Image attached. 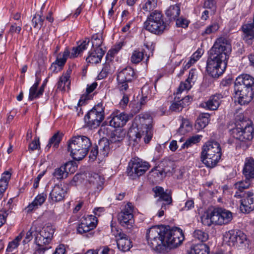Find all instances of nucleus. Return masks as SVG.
Wrapping results in <instances>:
<instances>
[{"label":"nucleus","instance_id":"0eeeda50","mask_svg":"<svg viewBox=\"0 0 254 254\" xmlns=\"http://www.w3.org/2000/svg\"><path fill=\"white\" fill-rule=\"evenodd\" d=\"M166 229L164 227L153 226L147 230L148 243L153 249H163Z\"/></svg>","mask_w":254,"mask_h":254},{"label":"nucleus","instance_id":"cd10ccee","mask_svg":"<svg viewBox=\"0 0 254 254\" xmlns=\"http://www.w3.org/2000/svg\"><path fill=\"white\" fill-rule=\"evenodd\" d=\"M222 96L221 94L211 96L208 100L205 102V107L210 110H216L220 106Z\"/></svg>","mask_w":254,"mask_h":254},{"label":"nucleus","instance_id":"680f3d73","mask_svg":"<svg viewBox=\"0 0 254 254\" xmlns=\"http://www.w3.org/2000/svg\"><path fill=\"white\" fill-rule=\"evenodd\" d=\"M184 108V105L182 104L180 100L178 102H173L170 107V109L172 111L179 112Z\"/></svg>","mask_w":254,"mask_h":254},{"label":"nucleus","instance_id":"3c124183","mask_svg":"<svg viewBox=\"0 0 254 254\" xmlns=\"http://www.w3.org/2000/svg\"><path fill=\"white\" fill-rule=\"evenodd\" d=\"M157 0H147L142 6V9L146 12L153 10L157 6Z\"/></svg>","mask_w":254,"mask_h":254},{"label":"nucleus","instance_id":"de8ad7c7","mask_svg":"<svg viewBox=\"0 0 254 254\" xmlns=\"http://www.w3.org/2000/svg\"><path fill=\"white\" fill-rule=\"evenodd\" d=\"M201 137V135H196L191 136L188 140H187L186 142L182 145L181 148H184L185 147L188 148L191 146L192 144H195L198 142L200 140Z\"/></svg>","mask_w":254,"mask_h":254},{"label":"nucleus","instance_id":"f704fd0d","mask_svg":"<svg viewBox=\"0 0 254 254\" xmlns=\"http://www.w3.org/2000/svg\"><path fill=\"white\" fill-rule=\"evenodd\" d=\"M36 81L35 83L32 85V86L30 88L29 90V94L28 99L30 101H32L35 99L39 98L43 94H39V90L37 91V87L39 86L40 83V79L38 78L37 75V73L36 74Z\"/></svg>","mask_w":254,"mask_h":254},{"label":"nucleus","instance_id":"9d476101","mask_svg":"<svg viewBox=\"0 0 254 254\" xmlns=\"http://www.w3.org/2000/svg\"><path fill=\"white\" fill-rule=\"evenodd\" d=\"M182 230L178 228L166 230L164 247L174 249L180 246L184 240Z\"/></svg>","mask_w":254,"mask_h":254},{"label":"nucleus","instance_id":"f8f14e48","mask_svg":"<svg viewBox=\"0 0 254 254\" xmlns=\"http://www.w3.org/2000/svg\"><path fill=\"white\" fill-rule=\"evenodd\" d=\"M254 95V90L235 83L234 98L239 104H248L253 99Z\"/></svg>","mask_w":254,"mask_h":254},{"label":"nucleus","instance_id":"37998d69","mask_svg":"<svg viewBox=\"0 0 254 254\" xmlns=\"http://www.w3.org/2000/svg\"><path fill=\"white\" fill-rule=\"evenodd\" d=\"M70 82L69 80L67 79L64 76H61L57 84V89L61 91H65L67 89H69Z\"/></svg>","mask_w":254,"mask_h":254},{"label":"nucleus","instance_id":"1a4fd4ad","mask_svg":"<svg viewBox=\"0 0 254 254\" xmlns=\"http://www.w3.org/2000/svg\"><path fill=\"white\" fill-rule=\"evenodd\" d=\"M89 42V39L86 38L79 45L76 47H73L71 53L66 49L62 54H59L55 62L59 66V70L62 69L66 62L68 57L69 56L70 58L77 57L79 55L87 49Z\"/></svg>","mask_w":254,"mask_h":254},{"label":"nucleus","instance_id":"c85d7f7f","mask_svg":"<svg viewBox=\"0 0 254 254\" xmlns=\"http://www.w3.org/2000/svg\"><path fill=\"white\" fill-rule=\"evenodd\" d=\"M47 198V194L42 193L38 194L34 200L26 208L27 212H31L33 210L37 209L39 206L42 205L45 201Z\"/></svg>","mask_w":254,"mask_h":254},{"label":"nucleus","instance_id":"8fccbe9b","mask_svg":"<svg viewBox=\"0 0 254 254\" xmlns=\"http://www.w3.org/2000/svg\"><path fill=\"white\" fill-rule=\"evenodd\" d=\"M143 56L144 54L142 52L137 50L134 51L130 57V61L133 64H138L142 61Z\"/></svg>","mask_w":254,"mask_h":254},{"label":"nucleus","instance_id":"6ab92c4d","mask_svg":"<svg viewBox=\"0 0 254 254\" xmlns=\"http://www.w3.org/2000/svg\"><path fill=\"white\" fill-rule=\"evenodd\" d=\"M197 77V71L194 69H191L188 78L185 82H181L178 89L177 95L181 94L185 90H190L192 85L194 83Z\"/></svg>","mask_w":254,"mask_h":254},{"label":"nucleus","instance_id":"5701e85b","mask_svg":"<svg viewBox=\"0 0 254 254\" xmlns=\"http://www.w3.org/2000/svg\"><path fill=\"white\" fill-rule=\"evenodd\" d=\"M66 193V190L62 185H56L50 192L49 198L54 202H59L64 199Z\"/></svg>","mask_w":254,"mask_h":254},{"label":"nucleus","instance_id":"4c0bfd02","mask_svg":"<svg viewBox=\"0 0 254 254\" xmlns=\"http://www.w3.org/2000/svg\"><path fill=\"white\" fill-rule=\"evenodd\" d=\"M180 13V8L178 5H171L166 11V16L170 20L176 19Z\"/></svg>","mask_w":254,"mask_h":254},{"label":"nucleus","instance_id":"e2e57ef3","mask_svg":"<svg viewBox=\"0 0 254 254\" xmlns=\"http://www.w3.org/2000/svg\"><path fill=\"white\" fill-rule=\"evenodd\" d=\"M40 148L39 138H35L29 145L28 150L33 151Z\"/></svg>","mask_w":254,"mask_h":254},{"label":"nucleus","instance_id":"6e6552de","mask_svg":"<svg viewBox=\"0 0 254 254\" xmlns=\"http://www.w3.org/2000/svg\"><path fill=\"white\" fill-rule=\"evenodd\" d=\"M104 107L103 104L98 103L85 116L84 121L86 125L91 128H96L104 120Z\"/></svg>","mask_w":254,"mask_h":254},{"label":"nucleus","instance_id":"7ed1b4c3","mask_svg":"<svg viewBox=\"0 0 254 254\" xmlns=\"http://www.w3.org/2000/svg\"><path fill=\"white\" fill-rule=\"evenodd\" d=\"M221 148L219 143L215 141L206 142L202 147L201 159L208 167H214L221 157Z\"/></svg>","mask_w":254,"mask_h":254},{"label":"nucleus","instance_id":"13d9d810","mask_svg":"<svg viewBox=\"0 0 254 254\" xmlns=\"http://www.w3.org/2000/svg\"><path fill=\"white\" fill-rule=\"evenodd\" d=\"M204 7L211 11V13H214L216 10L215 2L213 0H206L204 3Z\"/></svg>","mask_w":254,"mask_h":254},{"label":"nucleus","instance_id":"4d7b16f0","mask_svg":"<svg viewBox=\"0 0 254 254\" xmlns=\"http://www.w3.org/2000/svg\"><path fill=\"white\" fill-rule=\"evenodd\" d=\"M203 51L201 49H198L191 57L189 61L190 65L196 62L203 55Z\"/></svg>","mask_w":254,"mask_h":254},{"label":"nucleus","instance_id":"f257e3e1","mask_svg":"<svg viewBox=\"0 0 254 254\" xmlns=\"http://www.w3.org/2000/svg\"><path fill=\"white\" fill-rule=\"evenodd\" d=\"M231 52V46L225 38H218L210 50L206 70L213 78H218L225 70L227 61Z\"/></svg>","mask_w":254,"mask_h":254},{"label":"nucleus","instance_id":"393cba45","mask_svg":"<svg viewBox=\"0 0 254 254\" xmlns=\"http://www.w3.org/2000/svg\"><path fill=\"white\" fill-rule=\"evenodd\" d=\"M235 83L254 90V77L250 74L240 75L236 78Z\"/></svg>","mask_w":254,"mask_h":254},{"label":"nucleus","instance_id":"f03ea898","mask_svg":"<svg viewBox=\"0 0 254 254\" xmlns=\"http://www.w3.org/2000/svg\"><path fill=\"white\" fill-rule=\"evenodd\" d=\"M91 145V141L88 137L75 136L68 141L67 150L73 159L80 160L87 155Z\"/></svg>","mask_w":254,"mask_h":254},{"label":"nucleus","instance_id":"774afa93","mask_svg":"<svg viewBox=\"0 0 254 254\" xmlns=\"http://www.w3.org/2000/svg\"><path fill=\"white\" fill-rule=\"evenodd\" d=\"M8 213L5 210L0 211V227H1L6 222V219Z\"/></svg>","mask_w":254,"mask_h":254},{"label":"nucleus","instance_id":"052dcab7","mask_svg":"<svg viewBox=\"0 0 254 254\" xmlns=\"http://www.w3.org/2000/svg\"><path fill=\"white\" fill-rule=\"evenodd\" d=\"M237 236L236 238V245H240L246 240V236L240 231H237Z\"/></svg>","mask_w":254,"mask_h":254},{"label":"nucleus","instance_id":"ddd939ff","mask_svg":"<svg viewBox=\"0 0 254 254\" xmlns=\"http://www.w3.org/2000/svg\"><path fill=\"white\" fill-rule=\"evenodd\" d=\"M234 197L240 199V209L242 212L249 213L254 209V197L252 192H235Z\"/></svg>","mask_w":254,"mask_h":254},{"label":"nucleus","instance_id":"a18cd8bd","mask_svg":"<svg viewBox=\"0 0 254 254\" xmlns=\"http://www.w3.org/2000/svg\"><path fill=\"white\" fill-rule=\"evenodd\" d=\"M192 128V125L189 120L187 119H183L180 127L178 129V132L180 134H185L190 131Z\"/></svg>","mask_w":254,"mask_h":254},{"label":"nucleus","instance_id":"423d86ee","mask_svg":"<svg viewBox=\"0 0 254 254\" xmlns=\"http://www.w3.org/2000/svg\"><path fill=\"white\" fill-rule=\"evenodd\" d=\"M166 229L164 227L153 226L147 230L148 243L153 249H163Z\"/></svg>","mask_w":254,"mask_h":254},{"label":"nucleus","instance_id":"c03bdc74","mask_svg":"<svg viewBox=\"0 0 254 254\" xmlns=\"http://www.w3.org/2000/svg\"><path fill=\"white\" fill-rule=\"evenodd\" d=\"M24 236L23 233L21 232L18 236L12 241L9 243L6 251L8 252H13L19 245V242L21 241Z\"/></svg>","mask_w":254,"mask_h":254},{"label":"nucleus","instance_id":"bf43d9fd","mask_svg":"<svg viewBox=\"0 0 254 254\" xmlns=\"http://www.w3.org/2000/svg\"><path fill=\"white\" fill-rule=\"evenodd\" d=\"M130 83L131 82H127V81H123V82L118 81V88L123 94L125 92H127L129 90V86L128 85V83Z\"/></svg>","mask_w":254,"mask_h":254},{"label":"nucleus","instance_id":"603ef678","mask_svg":"<svg viewBox=\"0 0 254 254\" xmlns=\"http://www.w3.org/2000/svg\"><path fill=\"white\" fill-rule=\"evenodd\" d=\"M193 236L201 242H205L208 239V234L201 230H195L193 233Z\"/></svg>","mask_w":254,"mask_h":254},{"label":"nucleus","instance_id":"5fc2aeb1","mask_svg":"<svg viewBox=\"0 0 254 254\" xmlns=\"http://www.w3.org/2000/svg\"><path fill=\"white\" fill-rule=\"evenodd\" d=\"M219 28V25L217 23H214L208 26L201 34L202 36L209 35L216 32Z\"/></svg>","mask_w":254,"mask_h":254},{"label":"nucleus","instance_id":"4468645a","mask_svg":"<svg viewBox=\"0 0 254 254\" xmlns=\"http://www.w3.org/2000/svg\"><path fill=\"white\" fill-rule=\"evenodd\" d=\"M230 133L233 136L241 141L251 140L254 137V128L252 126L247 124L245 127H238L230 129Z\"/></svg>","mask_w":254,"mask_h":254},{"label":"nucleus","instance_id":"864d4df0","mask_svg":"<svg viewBox=\"0 0 254 254\" xmlns=\"http://www.w3.org/2000/svg\"><path fill=\"white\" fill-rule=\"evenodd\" d=\"M33 254H49V250L51 248L49 245H37Z\"/></svg>","mask_w":254,"mask_h":254},{"label":"nucleus","instance_id":"c9c22d12","mask_svg":"<svg viewBox=\"0 0 254 254\" xmlns=\"http://www.w3.org/2000/svg\"><path fill=\"white\" fill-rule=\"evenodd\" d=\"M237 235V231L231 230L225 233L224 235V241L230 246L236 245V238Z\"/></svg>","mask_w":254,"mask_h":254},{"label":"nucleus","instance_id":"39448f33","mask_svg":"<svg viewBox=\"0 0 254 254\" xmlns=\"http://www.w3.org/2000/svg\"><path fill=\"white\" fill-rule=\"evenodd\" d=\"M232 219V213L222 208H215L210 213L201 217L202 223L206 226H210L213 224L219 225L227 224Z\"/></svg>","mask_w":254,"mask_h":254},{"label":"nucleus","instance_id":"9b49d317","mask_svg":"<svg viewBox=\"0 0 254 254\" xmlns=\"http://www.w3.org/2000/svg\"><path fill=\"white\" fill-rule=\"evenodd\" d=\"M149 167L148 163L143 162L139 159H134L129 162L127 172L131 179H135L144 174Z\"/></svg>","mask_w":254,"mask_h":254},{"label":"nucleus","instance_id":"473e14b6","mask_svg":"<svg viewBox=\"0 0 254 254\" xmlns=\"http://www.w3.org/2000/svg\"><path fill=\"white\" fill-rule=\"evenodd\" d=\"M126 132L121 128L115 129L111 133L110 141L112 143L120 142L125 137Z\"/></svg>","mask_w":254,"mask_h":254},{"label":"nucleus","instance_id":"0e129e2a","mask_svg":"<svg viewBox=\"0 0 254 254\" xmlns=\"http://www.w3.org/2000/svg\"><path fill=\"white\" fill-rule=\"evenodd\" d=\"M99 151L98 150V147L97 146H96L95 147H93L89 154V159L91 161H94L97 157V156L99 157Z\"/></svg>","mask_w":254,"mask_h":254},{"label":"nucleus","instance_id":"dca6fc26","mask_svg":"<svg viewBox=\"0 0 254 254\" xmlns=\"http://www.w3.org/2000/svg\"><path fill=\"white\" fill-rule=\"evenodd\" d=\"M132 204L128 202L124 207V209L118 214V220L120 224L123 227L130 229L132 227L133 222Z\"/></svg>","mask_w":254,"mask_h":254},{"label":"nucleus","instance_id":"a19ab883","mask_svg":"<svg viewBox=\"0 0 254 254\" xmlns=\"http://www.w3.org/2000/svg\"><path fill=\"white\" fill-rule=\"evenodd\" d=\"M191 253L192 254H209V249L205 244H198L193 247Z\"/></svg>","mask_w":254,"mask_h":254},{"label":"nucleus","instance_id":"49530a36","mask_svg":"<svg viewBox=\"0 0 254 254\" xmlns=\"http://www.w3.org/2000/svg\"><path fill=\"white\" fill-rule=\"evenodd\" d=\"M92 45V49L101 48L100 47L102 44L103 40L101 34H95L93 35L91 39Z\"/></svg>","mask_w":254,"mask_h":254},{"label":"nucleus","instance_id":"72a5a7b5","mask_svg":"<svg viewBox=\"0 0 254 254\" xmlns=\"http://www.w3.org/2000/svg\"><path fill=\"white\" fill-rule=\"evenodd\" d=\"M11 177V174L8 171L4 172L0 179V199L2 198L3 192L7 189L8 181Z\"/></svg>","mask_w":254,"mask_h":254},{"label":"nucleus","instance_id":"c756f323","mask_svg":"<svg viewBox=\"0 0 254 254\" xmlns=\"http://www.w3.org/2000/svg\"><path fill=\"white\" fill-rule=\"evenodd\" d=\"M244 39L249 44L254 38V24H246L243 26Z\"/></svg>","mask_w":254,"mask_h":254},{"label":"nucleus","instance_id":"b1692460","mask_svg":"<svg viewBox=\"0 0 254 254\" xmlns=\"http://www.w3.org/2000/svg\"><path fill=\"white\" fill-rule=\"evenodd\" d=\"M105 54V51L102 48L91 49L88 53V56L86 59L88 63L96 64L101 62Z\"/></svg>","mask_w":254,"mask_h":254},{"label":"nucleus","instance_id":"20e7f679","mask_svg":"<svg viewBox=\"0 0 254 254\" xmlns=\"http://www.w3.org/2000/svg\"><path fill=\"white\" fill-rule=\"evenodd\" d=\"M134 123L138 129L141 130V133L135 131L136 138H140L141 136H144L145 143H149L153 134L151 116L146 113H141L135 117Z\"/></svg>","mask_w":254,"mask_h":254},{"label":"nucleus","instance_id":"6e6d98bb","mask_svg":"<svg viewBox=\"0 0 254 254\" xmlns=\"http://www.w3.org/2000/svg\"><path fill=\"white\" fill-rule=\"evenodd\" d=\"M43 21L44 19L40 15L36 14L32 19V25L34 28H40L43 25Z\"/></svg>","mask_w":254,"mask_h":254},{"label":"nucleus","instance_id":"58836bf2","mask_svg":"<svg viewBox=\"0 0 254 254\" xmlns=\"http://www.w3.org/2000/svg\"><path fill=\"white\" fill-rule=\"evenodd\" d=\"M209 115L207 114H202L199 116L196 121L195 127L197 129L204 128L209 122Z\"/></svg>","mask_w":254,"mask_h":254},{"label":"nucleus","instance_id":"bb28decb","mask_svg":"<svg viewBox=\"0 0 254 254\" xmlns=\"http://www.w3.org/2000/svg\"><path fill=\"white\" fill-rule=\"evenodd\" d=\"M243 174L247 179L254 178V159L247 158L246 159Z\"/></svg>","mask_w":254,"mask_h":254},{"label":"nucleus","instance_id":"69168bd1","mask_svg":"<svg viewBox=\"0 0 254 254\" xmlns=\"http://www.w3.org/2000/svg\"><path fill=\"white\" fill-rule=\"evenodd\" d=\"M171 169H173V168L170 167L169 168H168L167 167H165L164 168H162L161 170H157L156 169L154 168V169H152L151 171L152 172H155L156 174H158V173H159L161 176H165L168 173L171 172Z\"/></svg>","mask_w":254,"mask_h":254},{"label":"nucleus","instance_id":"2f4dec72","mask_svg":"<svg viewBox=\"0 0 254 254\" xmlns=\"http://www.w3.org/2000/svg\"><path fill=\"white\" fill-rule=\"evenodd\" d=\"M109 141L106 139L100 140L98 142L99 157L102 158L107 156L110 151Z\"/></svg>","mask_w":254,"mask_h":254},{"label":"nucleus","instance_id":"a878e982","mask_svg":"<svg viewBox=\"0 0 254 254\" xmlns=\"http://www.w3.org/2000/svg\"><path fill=\"white\" fill-rule=\"evenodd\" d=\"M134 75L133 69L130 67H127L119 72L117 75V81L121 82L127 81V82H131L134 78Z\"/></svg>","mask_w":254,"mask_h":254},{"label":"nucleus","instance_id":"7c9ffc66","mask_svg":"<svg viewBox=\"0 0 254 254\" xmlns=\"http://www.w3.org/2000/svg\"><path fill=\"white\" fill-rule=\"evenodd\" d=\"M89 182L94 189L99 190L103 189L104 179L99 174H93L90 177Z\"/></svg>","mask_w":254,"mask_h":254},{"label":"nucleus","instance_id":"a211bd4d","mask_svg":"<svg viewBox=\"0 0 254 254\" xmlns=\"http://www.w3.org/2000/svg\"><path fill=\"white\" fill-rule=\"evenodd\" d=\"M129 116L124 112L114 113L110 116V125L115 128L124 126L129 120Z\"/></svg>","mask_w":254,"mask_h":254},{"label":"nucleus","instance_id":"aec40b11","mask_svg":"<svg viewBox=\"0 0 254 254\" xmlns=\"http://www.w3.org/2000/svg\"><path fill=\"white\" fill-rule=\"evenodd\" d=\"M117 244L118 249L124 252L128 251L132 247L130 238L123 232L118 233Z\"/></svg>","mask_w":254,"mask_h":254},{"label":"nucleus","instance_id":"412c9836","mask_svg":"<svg viewBox=\"0 0 254 254\" xmlns=\"http://www.w3.org/2000/svg\"><path fill=\"white\" fill-rule=\"evenodd\" d=\"M75 168L72 163L68 162L64 166L56 169L53 173V175L58 180L63 179L64 177L66 178L67 177L68 173L67 169L69 170V172L73 173L75 171Z\"/></svg>","mask_w":254,"mask_h":254},{"label":"nucleus","instance_id":"ea45409f","mask_svg":"<svg viewBox=\"0 0 254 254\" xmlns=\"http://www.w3.org/2000/svg\"><path fill=\"white\" fill-rule=\"evenodd\" d=\"M62 135L59 132L55 133L53 136L49 139V142L46 147V149L49 150L52 145L56 149L59 146V144L62 140Z\"/></svg>","mask_w":254,"mask_h":254},{"label":"nucleus","instance_id":"79ce46f5","mask_svg":"<svg viewBox=\"0 0 254 254\" xmlns=\"http://www.w3.org/2000/svg\"><path fill=\"white\" fill-rule=\"evenodd\" d=\"M250 185V179L247 178L245 181L237 182L234 185V188L236 190V192L247 193V191H244V190L248 189Z\"/></svg>","mask_w":254,"mask_h":254},{"label":"nucleus","instance_id":"e433bc0d","mask_svg":"<svg viewBox=\"0 0 254 254\" xmlns=\"http://www.w3.org/2000/svg\"><path fill=\"white\" fill-rule=\"evenodd\" d=\"M38 234V224L37 222H34L29 231L26 233L24 239L22 242L24 244L29 243L33 238L36 237Z\"/></svg>","mask_w":254,"mask_h":254},{"label":"nucleus","instance_id":"4be33fe9","mask_svg":"<svg viewBox=\"0 0 254 254\" xmlns=\"http://www.w3.org/2000/svg\"><path fill=\"white\" fill-rule=\"evenodd\" d=\"M144 26L147 30L156 34H161L167 28L165 23L156 22L150 20H146L144 22Z\"/></svg>","mask_w":254,"mask_h":254},{"label":"nucleus","instance_id":"f3484780","mask_svg":"<svg viewBox=\"0 0 254 254\" xmlns=\"http://www.w3.org/2000/svg\"><path fill=\"white\" fill-rule=\"evenodd\" d=\"M97 224V219L95 216L89 215L82 218L77 231L79 234H84L94 229Z\"/></svg>","mask_w":254,"mask_h":254},{"label":"nucleus","instance_id":"338daca9","mask_svg":"<svg viewBox=\"0 0 254 254\" xmlns=\"http://www.w3.org/2000/svg\"><path fill=\"white\" fill-rule=\"evenodd\" d=\"M189 21L185 18L181 17L176 19V25L178 27L186 28L188 26Z\"/></svg>","mask_w":254,"mask_h":254},{"label":"nucleus","instance_id":"09e8293b","mask_svg":"<svg viewBox=\"0 0 254 254\" xmlns=\"http://www.w3.org/2000/svg\"><path fill=\"white\" fill-rule=\"evenodd\" d=\"M146 20L155 21L156 22L164 23L162 19V15L160 12L155 10L150 13Z\"/></svg>","mask_w":254,"mask_h":254},{"label":"nucleus","instance_id":"2eb2a0df","mask_svg":"<svg viewBox=\"0 0 254 254\" xmlns=\"http://www.w3.org/2000/svg\"><path fill=\"white\" fill-rule=\"evenodd\" d=\"M54 233V228L51 224H47L41 230L38 229L35 242L36 245H50Z\"/></svg>","mask_w":254,"mask_h":254}]
</instances>
